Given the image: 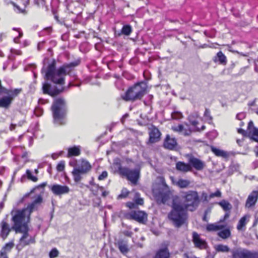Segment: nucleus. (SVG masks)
I'll return each mask as SVG.
<instances>
[{
    "label": "nucleus",
    "mask_w": 258,
    "mask_h": 258,
    "mask_svg": "<svg viewBox=\"0 0 258 258\" xmlns=\"http://www.w3.org/2000/svg\"><path fill=\"white\" fill-rule=\"evenodd\" d=\"M46 185V182H43L38 186V187L44 188Z\"/></svg>",
    "instance_id": "bf43d9fd"
},
{
    "label": "nucleus",
    "mask_w": 258,
    "mask_h": 258,
    "mask_svg": "<svg viewBox=\"0 0 258 258\" xmlns=\"http://www.w3.org/2000/svg\"><path fill=\"white\" fill-rule=\"evenodd\" d=\"M81 154V149L79 146H74L68 149L67 157L78 156Z\"/></svg>",
    "instance_id": "bb28decb"
},
{
    "label": "nucleus",
    "mask_w": 258,
    "mask_h": 258,
    "mask_svg": "<svg viewBox=\"0 0 258 258\" xmlns=\"http://www.w3.org/2000/svg\"><path fill=\"white\" fill-rule=\"evenodd\" d=\"M115 245L117 246L120 252L124 255H126L130 251L126 241L122 239L119 240L115 243Z\"/></svg>",
    "instance_id": "a878e982"
},
{
    "label": "nucleus",
    "mask_w": 258,
    "mask_h": 258,
    "mask_svg": "<svg viewBox=\"0 0 258 258\" xmlns=\"http://www.w3.org/2000/svg\"><path fill=\"white\" fill-rule=\"evenodd\" d=\"M5 171V167H0V175H3Z\"/></svg>",
    "instance_id": "052dcab7"
},
{
    "label": "nucleus",
    "mask_w": 258,
    "mask_h": 258,
    "mask_svg": "<svg viewBox=\"0 0 258 258\" xmlns=\"http://www.w3.org/2000/svg\"><path fill=\"white\" fill-rule=\"evenodd\" d=\"M246 218L245 216H243L242 218H240L239 220L237 225V229L238 230H242L243 228H244L245 226L246 223Z\"/></svg>",
    "instance_id": "c9c22d12"
},
{
    "label": "nucleus",
    "mask_w": 258,
    "mask_h": 258,
    "mask_svg": "<svg viewBox=\"0 0 258 258\" xmlns=\"http://www.w3.org/2000/svg\"><path fill=\"white\" fill-rule=\"evenodd\" d=\"M186 209L177 199H174L172 203V209L168 214V218L176 227L183 225L187 218Z\"/></svg>",
    "instance_id": "f03ea898"
},
{
    "label": "nucleus",
    "mask_w": 258,
    "mask_h": 258,
    "mask_svg": "<svg viewBox=\"0 0 258 258\" xmlns=\"http://www.w3.org/2000/svg\"><path fill=\"white\" fill-rule=\"evenodd\" d=\"M65 90L64 87L58 89L56 87L52 88L51 85L48 83H44L42 86L43 93L44 94H47L51 97H55L62 92Z\"/></svg>",
    "instance_id": "4468645a"
},
{
    "label": "nucleus",
    "mask_w": 258,
    "mask_h": 258,
    "mask_svg": "<svg viewBox=\"0 0 258 258\" xmlns=\"http://www.w3.org/2000/svg\"><path fill=\"white\" fill-rule=\"evenodd\" d=\"M0 236L3 240H5L10 234L13 228L11 227L9 223L4 220L0 223Z\"/></svg>",
    "instance_id": "aec40b11"
},
{
    "label": "nucleus",
    "mask_w": 258,
    "mask_h": 258,
    "mask_svg": "<svg viewBox=\"0 0 258 258\" xmlns=\"http://www.w3.org/2000/svg\"><path fill=\"white\" fill-rule=\"evenodd\" d=\"M207 214H208V212L207 211H206L204 213V215L203 217V221H205V222H207L208 221V219H207Z\"/></svg>",
    "instance_id": "5fc2aeb1"
},
{
    "label": "nucleus",
    "mask_w": 258,
    "mask_h": 258,
    "mask_svg": "<svg viewBox=\"0 0 258 258\" xmlns=\"http://www.w3.org/2000/svg\"><path fill=\"white\" fill-rule=\"evenodd\" d=\"M65 168L64 161H60L56 166V170L58 172L63 171Z\"/></svg>",
    "instance_id": "37998d69"
},
{
    "label": "nucleus",
    "mask_w": 258,
    "mask_h": 258,
    "mask_svg": "<svg viewBox=\"0 0 258 258\" xmlns=\"http://www.w3.org/2000/svg\"><path fill=\"white\" fill-rule=\"evenodd\" d=\"M255 99L253 100V101L250 102L248 103V106H254L255 105Z\"/></svg>",
    "instance_id": "4d7b16f0"
},
{
    "label": "nucleus",
    "mask_w": 258,
    "mask_h": 258,
    "mask_svg": "<svg viewBox=\"0 0 258 258\" xmlns=\"http://www.w3.org/2000/svg\"><path fill=\"white\" fill-rule=\"evenodd\" d=\"M118 172L120 175L124 176L134 184H137L140 177V171L138 169H130L125 167H119Z\"/></svg>",
    "instance_id": "1a4fd4ad"
},
{
    "label": "nucleus",
    "mask_w": 258,
    "mask_h": 258,
    "mask_svg": "<svg viewBox=\"0 0 258 258\" xmlns=\"http://www.w3.org/2000/svg\"><path fill=\"white\" fill-rule=\"evenodd\" d=\"M188 162L192 167L197 170H202L205 167V163L200 159L194 156L190 157Z\"/></svg>",
    "instance_id": "412c9836"
},
{
    "label": "nucleus",
    "mask_w": 258,
    "mask_h": 258,
    "mask_svg": "<svg viewBox=\"0 0 258 258\" xmlns=\"http://www.w3.org/2000/svg\"><path fill=\"white\" fill-rule=\"evenodd\" d=\"M237 132L238 134L242 135L244 137H248L249 136L248 127L247 128V131H245L242 128H238Z\"/></svg>",
    "instance_id": "a18cd8bd"
},
{
    "label": "nucleus",
    "mask_w": 258,
    "mask_h": 258,
    "mask_svg": "<svg viewBox=\"0 0 258 258\" xmlns=\"http://www.w3.org/2000/svg\"><path fill=\"white\" fill-rule=\"evenodd\" d=\"M53 14L54 15V19L57 21L59 22V17L57 16V14L56 13H53Z\"/></svg>",
    "instance_id": "0e129e2a"
},
{
    "label": "nucleus",
    "mask_w": 258,
    "mask_h": 258,
    "mask_svg": "<svg viewBox=\"0 0 258 258\" xmlns=\"http://www.w3.org/2000/svg\"><path fill=\"white\" fill-rule=\"evenodd\" d=\"M171 129L175 132L180 133L183 131L184 126L182 124H180L177 126H172Z\"/></svg>",
    "instance_id": "c03bdc74"
},
{
    "label": "nucleus",
    "mask_w": 258,
    "mask_h": 258,
    "mask_svg": "<svg viewBox=\"0 0 258 258\" xmlns=\"http://www.w3.org/2000/svg\"><path fill=\"white\" fill-rule=\"evenodd\" d=\"M204 115L206 118H207L208 119H210V120L212 119V117L211 116L210 110L208 108H206L205 109Z\"/></svg>",
    "instance_id": "09e8293b"
},
{
    "label": "nucleus",
    "mask_w": 258,
    "mask_h": 258,
    "mask_svg": "<svg viewBox=\"0 0 258 258\" xmlns=\"http://www.w3.org/2000/svg\"><path fill=\"white\" fill-rule=\"evenodd\" d=\"M125 205L128 208L132 209H135L137 207V205L136 204L135 202H127L125 204Z\"/></svg>",
    "instance_id": "8fccbe9b"
},
{
    "label": "nucleus",
    "mask_w": 258,
    "mask_h": 258,
    "mask_svg": "<svg viewBox=\"0 0 258 258\" xmlns=\"http://www.w3.org/2000/svg\"><path fill=\"white\" fill-rule=\"evenodd\" d=\"M80 63V60L77 59L68 63H64L56 70V61L53 60L47 66L45 78L55 84L63 85L65 84L66 76L70 75L75 68L78 66Z\"/></svg>",
    "instance_id": "f257e3e1"
},
{
    "label": "nucleus",
    "mask_w": 258,
    "mask_h": 258,
    "mask_svg": "<svg viewBox=\"0 0 258 258\" xmlns=\"http://www.w3.org/2000/svg\"><path fill=\"white\" fill-rule=\"evenodd\" d=\"M89 183H90V184H91L92 185L95 186L96 187H97L98 184H96V183H94V182L93 181V179H92V181H90Z\"/></svg>",
    "instance_id": "338daca9"
},
{
    "label": "nucleus",
    "mask_w": 258,
    "mask_h": 258,
    "mask_svg": "<svg viewBox=\"0 0 258 258\" xmlns=\"http://www.w3.org/2000/svg\"><path fill=\"white\" fill-rule=\"evenodd\" d=\"M176 169L181 172L186 173L192 170V167L189 163L178 161L176 163Z\"/></svg>",
    "instance_id": "b1692460"
},
{
    "label": "nucleus",
    "mask_w": 258,
    "mask_h": 258,
    "mask_svg": "<svg viewBox=\"0 0 258 258\" xmlns=\"http://www.w3.org/2000/svg\"><path fill=\"white\" fill-rule=\"evenodd\" d=\"M211 150L212 152L216 156L218 157H222L224 158H226L228 156L227 153L219 149H217L213 146H212L211 148Z\"/></svg>",
    "instance_id": "7c9ffc66"
},
{
    "label": "nucleus",
    "mask_w": 258,
    "mask_h": 258,
    "mask_svg": "<svg viewBox=\"0 0 258 258\" xmlns=\"http://www.w3.org/2000/svg\"><path fill=\"white\" fill-rule=\"evenodd\" d=\"M230 212H226V213L224 215V219L225 220L227 218H228L230 216Z\"/></svg>",
    "instance_id": "13d9d810"
},
{
    "label": "nucleus",
    "mask_w": 258,
    "mask_h": 258,
    "mask_svg": "<svg viewBox=\"0 0 258 258\" xmlns=\"http://www.w3.org/2000/svg\"><path fill=\"white\" fill-rule=\"evenodd\" d=\"M21 231H15L16 233H23V235L20 238V241L24 246L30 244L34 243L35 239L34 237H31L28 240H25L29 236V228L27 224H25L23 227L20 228Z\"/></svg>",
    "instance_id": "ddd939ff"
},
{
    "label": "nucleus",
    "mask_w": 258,
    "mask_h": 258,
    "mask_svg": "<svg viewBox=\"0 0 258 258\" xmlns=\"http://www.w3.org/2000/svg\"><path fill=\"white\" fill-rule=\"evenodd\" d=\"M215 249L217 251L223 252H227L230 250L229 247L227 245L223 244L217 245Z\"/></svg>",
    "instance_id": "f704fd0d"
},
{
    "label": "nucleus",
    "mask_w": 258,
    "mask_h": 258,
    "mask_svg": "<svg viewBox=\"0 0 258 258\" xmlns=\"http://www.w3.org/2000/svg\"><path fill=\"white\" fill-rule=\"evenodd\" d=\"M224 225H218L216 223L208 224L206 225V229L208 232L217 231L223 229Z\"/></svg>",
    "instance_id": "cd10ccee"
},
{
    "label": "nucleus",
    "mask_w": 258,
    "mask_h": 258,
    "mask_svg": "<svg viewBox=\"0 0 258 258\" xmlns=\"http://www.w3.org/2000/svg\"><path fill=\"white\" fill-rule=\"evenodd\" d=\"M190 182L188 180L179 179L177 181L176 185L181 188H187L189 186Z\"/></svg>",
    "instance_id": "473e14b6"
},
{
    "label": "nucleus",
    "mask_w": 258,
    "mask_h": 258,
    "mask_svg": "<svg viewBox=\"0 0 258 258\" xmlns=\"http://www.w3.org/2000/svg\"><path fill=\"white\" fill-rule=\"evenodd\" d=\"M215 63H218L222 66H226L227 63V58L226 55L221 51H219L213 58Z\"/></svg>",
    "instance_id": "5701e85b"
},
{
    "label": "nucleus",
    "mask_w": 258,
    "mask_h": 258,
    "mask_svg": "<svg viewBox=\"0 0 258 258\" xmlns=\"http://www.w3.org/2000/svg\"><path fill=\"white\" fill-rule=\"evenodd\" d=\"M124 218L127 220H135L140 224H145L148 220L147 214L141 210H132L124 215Z\"/></svg>",
    "instance_id": "9d476101"
},
{
    "label": "nucleus",
    "mask_w": 258,
    "mask_h": 258,
    "mask_svg": "<svg viewBox=\"0 0 258 258\" xmlns=\"http://www.w3.org/2000/svg\"><path fill=\"white\" fill-rule=\"evenodd\" d=\"M26 173L27 177L29 180H30L33 182H37L38 181V179L37 177L33 176L30 170L27 169Z\"/></svg>",
    "instance_id": "4c0bfd02"
},
{
    "label": "nucleus",
    "mask_w": 258,
    "mask_h": 258,
    "mask_svg": "<svg viewBox=\"0 0 258 258\" xmlns=\"http://www.w3.org/2000/svg\"><path fill=\"white\" fill-rule=\"evenodd\" d=\"M42 202V198L39 196L32 203L28 205L27 208H23L26 209V213L30 217L32 213L35 210H37V204H40Z\"/></svg>",
    "instance_id": "4be33fe9"
},
{
    "label": "nucleus",
    "mask_w": 258,
    "mask_h": 258,
    "mask_svg": "<svg viewBox=\"0 0 258 258\" xmlns=\"http://www.w3.org/2000/svg\"><path fill=\"white\" fill-rule=\"evenodd\" d=\"M108 172L106 171H103L98 176L99 180H103L108 177Z\"/></svg>",
    "instance_id": "de8ad7c7"
},
{
    "label": "nucleus",
    "mask_w": 258,
    "mask_h": 258,
    "mask_svg": "<svg viewBox=\"0 0 258 258\" xmlns=\"http://www.w3.org/2000/svg\"><path fill=\"white\" fill-rule=\"evenodd\" d=\"M16 126V124L12 123L10 125V130L11 131H14L15 129Z\"/></svg>",
    "instance_id": "6e6d98bb"
},
{
    "label": "nucleus",
    "mask_w": 258,
    "mask_h": 258,
    "mask_svg": "<svg viewBox=\"0 0 258 258\" xmlns=\"http://www.w3.org/2000/svg\"><path fill=\"white\" fill-rule=\"evenodd\" d=\"M147 85L145 82H137L129 87L125 93L121 95V98L126 102L141 100L147 93Z\"/></svg>",
    "instance_id": "7ed1b4c3"
},
{
    "label": "nucleus",
    "mask_w": 258,
    "mask_h": 258,
    "mask_svg": "<svg viewBox=\"0 0 258 258\" xmlns=\"http://www.w3.org/2000/svg\"><path fill=\"white\" fill-rule=\"evenodd\" d=\"M51 191L55 195L60 196L68 194L70 189L67 185H62L60 184H53L50 187Z\"/></svg>",
    "instance_id": "6ab92c4d"
},
{
    "label": "nucleus",
    "mask_w": 258,
    "mask_h": 258,
    "mask_svg": "<svg viewBox=\"0 0 258 258\" xmlns=\"http://www.w3.org/2000/svg\"><path fill=\"white\" fill-rule=\"evenodd\" d=\"M132 32V27L130 25H124L121 29V33L125 35H129Z\"/></svg>",
    "instance_id": "e433bc0d"
},
{
    "label": "nucleus",
    "mask_w": 258,
    "mask_h": 258,
    "mask_svg": "<svg viewBox=\"0 0 258 258\" xmlns=\"http://www.w3.org/2000/svg\"><path fill=\"white\" fill-rule=\"evenodd\" d=\"M231 252L230 258H258L257 253L241 248L233 249Z\"/></svg>",
    "instance_id": "9b49d317"
},
{
    "label": "nucleus",
    "mask_w": 258,
    "mask_h": 258,
    "mask_svg": "<svg viewBox=\"0 0 258 258\" xmlns=\"http://www.w3.org/2000/svg\"><path fill=\"white\" fill-rule=\"evenodd\" d=\"M258 200V190L252 191L248 195L245 204L246 208H251L255 206Z\"/></svg>",
    "instance_id": "a211bd4d"
},
{
    "label": "nucleus",
    "mask_w": 258,
    "mask_h": 258,
    "mask_svg": "<svg viewBox=\"0 0 258 258\" xmlns=\"http://www.w3.org/2000/svg\"><path fill=\"white\" fill-rule=\"evenodd\" d=\"M12 220L14 223L12 226L15 231H21L20 228L30 222V217L26 213V209H18L12 212Z\"/></svg>",
    "instance_id": "0eeeda50"
},
{
    "label": "nucleus",
    "mask_w": 258,
    "mask_h": 258,
    "mask_svg": "<svg viewBox=\"0 0 258 258\" xmlns=\"http://www.w3.org/2000/svg\"><path fill=\"white\" fill-rule=\"evenodd\" d=\"M248 137L252 138L255 141L258 142V128L254 126L253 122L250 121L248 123Z\"/></svg>",
    "instance_id": "393cba45"
},
{
    "label": "nucleus",
    "mask_w": 258,
    "mask_h": 258,
    "mask_svg": "<svg viewBox=\"0 0 258 258\" xmlns=\"http://www.w3.org/2000/svg\"><path fill=\"white\" fill-rule=\"evenodd\" d=\"M59 255V251L56 248H52L49 253L50 258H55Z\"/></svg>",
    "instance_id": "ea45409f"
},
{
    "label": "nucleus",
    "mask_w": 258,
    "mask_h": 258,
    "mask_svg": "<svg viewBox=\"0 0 258 258\" xmlns=\"http://www.w3.org/2000/svg\"><path fill=\"white\" fill-rule=\"evenodd\" d=\"M205 128H206V126H205V125H202V126H201V128H199L197 127V130L198 131H203V130H204Z\"/></svg>",
    "instance_id": "e2e57ef3"
},
{
    "label": "nucleus",
    "mask_w": 258,
    "mask_h": 258,
    "mask_svg": "<svg viewBox=\"0 0 258 258\" xmlns=\"http://www.w3.org/2000/svg\"><path fill=\"white\" fill-rule=\"evenodd\" d=\"M66 105L63 98H58L54 100L51 106V110L54 123L59 125L66 124V110L64 108Z\"/></svg>",
    "instance_id": "20e7f679"
},
{
    "label": "nucleus",
    "mask_w": 258,
    "mask_h": 258,
    "mask_svg": "<svg viewBox=\"0 0 258 258\" xmlns=\"http://www.w3.org/2000/svg\"><path fill=\"white\" fill-rule=\"evenodd\" d=\"M177 145V142L175 138L171 137L168 134L166 135L163 144V146L165 149L174 150Z\"/></svg>",
    "instance_id": "f3484780"
},
{
    "label": "nucleus",
    "mask_w": 258,
    "mask_h": 258,
    "mask_svg": "<svg viewBox=\"0 0 258 258\" xmlns=\"http://www.w3.org/2000/svg\"><path fill=\"white\" fill-rule=\"evenodd\" d=\"M22 92V88H15L8 89L4 87L0 80V94H6L7 96L0 98V108H9L12 104L14 99Z\"/></svg>",
    "instance_id": "39448f33"
},
{
    "label": "nucleus",
    "mask_w": 258,
    "mask_h": 258,
    "mask_svg": "<svg viewBox=\"0 0 258 258\" xmlns=\"http://www.w3.org/2000/svg\"><path fill=\"white\" fill-rule=\"evenodd\" d=\"M222 196V193L220 189H218L215 192H212L209 196L210 199H213L215 197L221 198Z\"/></svg>",
    "instance_id": "79ce46f5"
},
{
    "label": "nucleus",
    "mask_w": 258,
    "mask_h": 258,
    "mask_svg": "<svg viewBox=\"0 0 258 258\" xmlns=\"http://www.w3.org/2000/svg\"><path fill=\"white\" fill-rule=\"evenodd\" d=\"M135 202L137 206H142L144 205V200L143 198L140 197V194L139 193L136 194Z\"/></svg>",
    "instance_id": "58836bf2"
},
{
    "label": "nucleus",
    "mask_w": 258,
    "mask_h": 258,
    "mask_svg": "<svg viewBox=\"0 0 258 258\" xmlns=\"http://www.w3.org/2000/svg\"><path fill=\"white\" fill-rule=\"evenodd\" d=\"M92 168V165L87 160L82 159L78 167H74L72 174L75 182H79L82 179V175L87 174Z\"/></svg>",
    "instance_id": "6e6552de"
},
{
    "label": "nucleus",
    "mask_w": 258,
    "mask_h": 258,
    "mask_svg": "<svg viewBox=\"0 0 258 258\" xmlns=\"http://www.w3.org/2000/svg\"><path fill=\"white\" fill-rule=\"evenodd\" d=\"M74 86L73 84H72V83L71 82H70L69 84H68V86L66 87V89H69L70 87H72Z\"/></svg>",
    "instance_id": "774afa93"
},
{
    "label": "nucleus",
    "mask_w": 258,
    "mask_h": 258,
    "mask_svg": "<svg viewBox=\"0 0 258 258\" xmlns=\"http://www.w3.org/2000/svg\"><path fill=\"white\" fill-rule=\"evenodd\" d=\"M169 243L168 242H164L161 244L160 247L158 249L153 258H170L171 253L169 249Z\"/></svg>",
    "instance_id": "f8f14e48"
},
{
    "label": "nucleus",
    "mask_w": 258,
    "mask_h": 258,
    "mask_svg": "<svg viewBox=\"0 0 258 258\" xmlns=\"http://www.w3.org/2000/svg\"><path fill=\"white\" fill-rule=\"evenodd\" d=\"M171 117L174 119H178L182 117V115L179 112L174 111L171 114Z\"/></svg>",
    "instance_id": "49530a36"
},
{
    "label": "nucleus",
    "mask_w": 258,
    "mask_h": 258,
    "mask_svg": "<svg viewBox=\"0 0 258 258\" xmlns=\"http://www.w3.org/2000/svg\"><path fill=\"white\" fill-rule=\"evenodd\" d=\"M219 237L223 239H227L230 237L231 231L229 229L226 228L219 231L217 233Z\"/></svg>",
    "instance_id": "2f4dec72"
},
{
    "label": "nucleus",
    "mask_w": 258,
    "mask_h": 258,
    "mask_svg": "<svg viewBox=\"0 0 258 258\" xmlns=\"http://www.w3.org/2000/svg\"><path fill=\"white\" fill-rule=\"evenodd\" d=\"M132 233L129 231H125L124 234L127 236H131Z\"/></svg>",
    "instance_id": "680f3d73"
},
{
    "label": "nucleus",
    "mask_w": 258,
    "mask_h": 258,
    "mask_svg": "<svg viewBox=\"0 0 258 258\" xmlns=\"http://www.w3.org/2000/svg\"><path fill=\"white\" fill-rule=\"evenodd\" d=\"M218 204L225 212H230V211L232 208V205L228 201L225 200H222L219 202Z\"/></svg>",
    "instance_id": "c756f323"
},
{
    "label": "nucleus",
    "mask_w": 258,
    "mask_h": 258,
    "mask_svg": "<svg viewBox=\"0 0 258 258\" xmlns=\"http://www.w3.org/2000/svg\"><path fill=\"white\" fill-rule=\"evenodd\" d=\"M0 258H9L8 253L3 251L2 249L0 251Z\"/></svg>",
    "instance_id": "864d4df0"
},
{
    "label": "nucleus",
    "mask_w": 258,
    "mask_h": 258,
    "mask_svg": "<svg viewBox=\"0 0 258 258\" xmlns=\"http://www.w3.org/2000/svg\"><path fill=\"white\" fill-rule=\"evenodd\" d=\"M130 192L126 188H123L121 191V194L118 196L119 199L126 198L129 195Z\"/></svg>",
    "instance_id": "a19ab883"
},
{
    "label": "nucleus",
    "mask_w": 258,
    "mask_h": 258,
    "mask_svg": "<svg viewBox=\"0 0 258 258\" xmlns=\"http://www.w3.org/2000/svg\"><path fill=\"white\" fill-rule=\"evenodd\" d=\"M97 188L102 191V196L103 197H106L108 195V191L104 190V187L97 185Z\"/></svg>",
    "instance_id": "3c124183"
},
{
    "label": "nucleus",
    "mask_w": 258,
    "mask_h": 258,
    "mask_svg": "<svg viewBox=\"0 0 258 258\" xmlns=\"http://www.w3.org/2000/svg\"><path fill=\"white\" fill-rule=\"evenodd\" d=\"M182 199L184 201L182 205L186 210L193 212L195 211L200 203V197L198 192L196 190H190L182 192Z\"/></svg>",
    "instance_id": "423d86ee"
},
{
    "label": "nucleus",
    "mask_w": 258,
    "mask_h": 258,
    "mask_svg": "<svg viewBox=\"0 0 258 258\" xmlns=\"http://www.w3.org/2000/svg\"><path fill=\"white\" fill-rule=\"evenodd\" d=\"M202 198L204 202H208L210 200L207 194L205 192H202Z\"/></svg>",
    "instance_id": "603ef678"
},
{
    "label": "nucleus",
    "mask_w": 258,
    "mask_h": 258,
    "mask_svg": "<svg viewBox=\"0 0 258 258\" xmlns=\"http://www.w3.org/2000/svg\"><path fill=\"white\" fill-rule=\"evenodd\" d=\"M149 140L148 144H152L158 142L161 139V133L155 125H152L149 128Z\"/></svg>",
    "instance_id": "dca6fc26"
},
{
    "label": "nucleus",
    "mask_w": 258,
    "mask_h": 258,
    "mask_svg": "<svg viewBox=\"0 0 258 258\" xmlns=\"http://www.w3.org/2000/svg\"><path fill=\"white\" fill-rule=\"evenodd\" d=\"M155 197L157 201H160L163 204H165L169 198V194L163 191L158 192Z\"/></svg>",
    "instance_id": "c85d7f7f"
},
{
    "label": "nucleus",
    "mask_w": 258,
    "mask_h": 258,
    "mask_svg": "<svg viewBox=\"0 0 258 258\" xmlns=\"http://www.w3.org/2000/svg\"><path fill=\"white\" fill-rule=\"evenodd\" d=\"M198 124V121H197L194 120V121H192L191 122V124H192L193 126H195V127H196V126H197V124Z\"/></svg>",
    "instance_id": "69168bd1"
},
{
    "label": "nucleus",
    "mask_w": 258,
    "mask_h": 258,
    "mask_svg": "<svg viewBox=\"0 0 258 258\" xmlns=\"http://www.w3.org/2000/svg\"><path fill=\"white\" fill-rule=\"evenodd\" d=\"M192 241L195 247L200 250L206 249L208 247L206 240L202 239L197 232L194 231L192 233Z\"/></svg>",
    "instance_id": "2eb2a0df"
},
{
    "label": "nucleus",
    "mask_w": 258,
    "mask_h": 258,
    "mask_svg": "<svg viewBox=\"0 0 258 258\" xmlns=\"http://www.w3.org/2000/svg\"><path fill=\"white\" fill-rule=\"evenodd\" d=\"M15 244L14 241L12 240L8 243H6L2 247V249L7 253L11 252L12 248L14 247Z\"/></svg>",
    "instance_id": "72a5a7b5"
}]
</instances>
